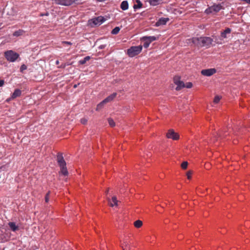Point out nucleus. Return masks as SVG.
I'll return each instance as SVG.
<instances>
[{
    "label": "nucleus",
    "mask_w": 250,
    "mask_h": 250,
    "mask_svg": "<svg viewBox=\"0 0 250 250\" xmlns=\"http://www.w3.org/2000/svg\"><path fill=\"white\" fill-rule=\"evenodd\" d=\"M4 56L6 60L9 62H15L20 57L19 54L12 50L5 51Z\"/></svg>",
    "instance_id": "f257e3e1"
},
{
    "label": "nucleus",
    "mask_w": 250,
    "mask_h": 250,
    "mask_svg": "<svg viewBox=\"0 0 250 250\" xmlns=\"http://www.w3.org/2000/svg\"><path fill=\"white\" fill-rule=\"evenodd\" d=\"M142 46H134L127 49V53L129 57H133L138 55L142 50Z\"/></svg>",
    "instance_id": "f03ea898"
},
{
    "label": "nucleus",
    "mask_w": 250,
    "mask_h": 250,
    "mask_svg": "<svg viewBox=\"0 0 250 250\" xmlns=\"http://www.w3.org/2000/svg\"><path fill=\"white\" fill-rule=\"evenodd\" d=\"M157 39L158 38L155 36H144L141 38V40L144 42L143 46L145 48H146L149 46L151 42Z\"/></svg>",
    "instance_id": "7ed1b4c3"
},
{
    "label": "nucleus",
    "mask_w": 250,
    "mask_h": 250,
    "mask_svg": "<svg viewBox=\"0 0 250 250\" xmlns=\"http://www.w3.org/2000/svg\"><path fill=\"white\" fill-rule=\"evenodd\" d=\"M222 9H223V6L221 4H214L212 6L207 9L205 11V12L208 14L213 12L216 13L219 12Z\"/></svg>",
    "instance_id": "20e7f679"
},
{
    "label": "nucleus",
    "mask_w": 250,
    "mask_h": 250,
    "mask_svg": "<svg viewBox=\"0 0 250 250\" xmlns=\"http://www.w3.org/2000/svg\"><path fill=\"white\" fill-rule=\"evenodd\" d=\"M174 83L177 85L176 87V90H179L182 88L185 87V83L183 81L180 80V77L179 76H175L173 78Z\"/></svg>",
    "instance_id": "39448f33"
},
{
    "label": "nucleus",
    "mask_w": 250,
    "mask_h": 250,
    "mask_svg": "<svg viewBox=\"0 0 250 250\" xmlns=\"http://www.w3.org/2000/svg\"><path fill=\"white\" fill-rule=\"evenodd\" d=\"M167 137L173 140H178L179 139V135L175 132L173 129H169L167 133Z\"/></svg>",
    "instance_id": "423d86ee"
},
{
    "label": "nucleus",
    "mask_w": 250,
    "mask_h": 250,
    "mask_svg": "<svg viewBox=\"0 0 250 250\" xmlns=\"http://www.w3.org/2000/svg\"><path fill=\"white\" fill-rule=\"evenodd\" d=\"M216 72L215 68L203 69L201 71L202 75L205 76H211Z\"/></svg>",
    "instance_id": "0eeeda50"
},
{
    "label": "nucleus",
    "mask_w": 250,
    "mask_h": 250,
    "mask_svg": "<svg viewBox=\"0 0 250 250\" xmlns=\"http://www.w3.org/2000/svg\"><path fill=\"white\" fill-rule=\"evenodd\" d=\"M91 21L95 25H100L105 21V19L103 17L99 16L91 19Z\"/></svg>",
    "instance_id": "6e6552de"
},
{
    "label": "nucleus",
    "mask_w": 250,
    "mask_h": 250,
    "mask_svg": "<svg viewBox=\"0 0 250 250\" xmlns=\"http://www.w3.org/2000/svg\"><path fill=\"white\" fill-rule=\"evenodd\" d=\"M202 46H209L213 41V40L211 38L207 37H202Z\"/></svg>",
    "instance_id": "1a4fd4ad"
},
{
    "label": "nucleus",
    "mask_w": 250,
    "mask_h": 250,
    "mask_svg": "<svg viewBox=\"0 0 250 250\" xmlns=\"http://www.w3.org/2000/svg\"><path fill=\"white\" fill-rule=\"evenodd\" d=\"M202 37L200 38H193L192 40V43L196 46H202Z\"/></svg>",
    "instance_id": "9d476101"
},
{
    "label": "nucleus",
    "mask_w": 250,
    "mask_h": 250,
    "mask_svg": "<svg viewBox=\"0 0 250 250\" xmlns=\"http://www.w3.org/2000/svg\"><path fill=\"white\" fill-rule=\"evenodd\" d=\"M169 19L168 18H161L159 20L156 22V26H160L162 25H165L167 23V21H169Z\"/></svg>",
    "instance_id": "9b49d317"
},
{
    "label": "nucleus",
    "mask_w": 250,
    "mask_h": 250,
    "mask_svg": "<svg viewBox=\"0 0 250 250\" xmlns=\"http://www.w3.org/2000/svg\"><path fill=\"white\" fill-rule=\"evenodd\" d=\"M57 162L59 165V166H63L64 165H66L65 162L64 161L62 154H59L57 155Z\"/></svg>",
    "instance_id": "f8f14e48"
},
{
    "label": "nucleus",
    "mask_w": 250,
    "mask_h": 250,
    "mask_svg": "<svg viewBox=\"0 0 250 250\" xmlns=\"http://www.w3.org/2000/svg\"><path fill=\"white\" fill-rule=\"evenodd\" d=\"M118 201L115 196H113L111 199L108 200L109 205L112 207H117Z\"/></svg>",
    "instance_id": "ddd939ff"
},
{
    "label": "nucleus",
    "mask_w": 250,
    "mask_h": 250,
    "mask_svg": "<svg viewBox=\"0 0 250 250\" xmlns=\"http://www.w3.org/2000/svg\"><path fill=\"white\" fill-rule=\"evenodd\" d=\"M123 250H130V244L127 240L125 239L122 243Z\"/></svg>",
    "instance_id": "4468645a"
},
{
    "label": "nucleus",
    "mask_w": 250,
    "mask_h": 250,
    "mask_svg": "<svg viewBox=\"0 0 250 250\" xmlns=\"http://www.w3.org/2000/svg\"><path fill=\"white\" fill-rule=\"evenodd\" d=\"M116 96L117 93H113V94L106 98L104 100V102H105V103L110 102L112 101L116 97Z\"/></svg>",
    "instance_id": "2eb2a0df"
},
{
    "label": "nucleus",
    "mask_w": 250,
    "mask_h": 250,
    "mask_svg": "<svg viewBox=\"0 0 250 250\" xmlns=\"http://www.w3.org/2000/svg\"><path fill=\"white\" fill-rule=\"evenodd\" d=\"M231 31V29H230L229 28H226L223 32L221 33V37L223 39L226 38L227 37V35L230 34Z\"/></svg>",
    "instance_id": "dca6fc26"
},
{
    "label": "nucleus",
    "mask_w": 250,
    "mask_h": 250,
    "mask_svg": "<svg viewBox=\"0 0 250 250\" xmlns=\"http://www.w3.org/2000/svg\"><path fill=\"white\" fill-rule=\"evenodd\" d=\"M8 225L11 229L13 231H16L19 229V227L14 222H9Z\"/></svg>",
    "instance_id": "f3484780"
},
{
    "label": "nucleus",
    "mask_w": 250,
    "mask_h": 250,
    "mask_svg": "<svg viewBox=\"0 0 250 250\" xmlns=\"http://www.w3.org/2000/svg\"><path fill=\"white\" fill-rule=\"evenodd\" d=\"M21 91L20 89H16L11 96L12 99H15L17 97L20 96V95H21Z\"/></svg>",
    "instance_id": "a211bd4d"
},
{
    "label": "nucleus",
    "mask_w": 250,
    "mask_h": 250,
    "mask_svg": "<svg viewBox=\"0 0 250 250\" xmlns=\"http://www.w3.org/2000/svg\"><path fill=\"white\" fill-rule=\"evenodd\" d=\"M163 0H148V2L151 5L156 6L162 2Z\"/></svg>",
    "instance_id": "6ab92c4d"
},
{
    "label": "nucleus",
    "mask_w": 250,
    "mask_h": 250,
    "mask_svg": "<svg viewBox=\"0 0 250 250\" xmlns=\"http://www.w3.org/2000/svg\"><path fill=\"white\" fill-rule=\"evenodd\" d=\"M135 2L136 3L133 5V8L135 10L142 8L143 4L140 0H135Z\"/></svg>",
    "instance_id": "aec40b11"
},
{
    "label": "nucleus",
    "mask_w": 250,
    "mask_h": 250,
    "mask_svg": "<svg viewBox=\"0 0 250 250\" xmlns=\"http://www.w3.org/2000/svg\"><path fill=\"white\" fill-rule=\"evenodd\" d=\"M121 8L123 10H126L128 8V3L126 0H124L121 4Z\"/></svg>",
    "instance_id": "412c9836"
},
{
    "label": "nucleus",
    "mask_w": 250,
    "mask_h": 250,
    "mask_svg": "<svg viewBox=\"0 0 250 250\" xmlns=\"http://www.w3.org/2000/svg\"><path fill=\"white\" fill-rule=\"evenodd\" d=\"M61 167V173L64 176H66L68 174V171L67 168L66 167V165H64L63 166H60Z\"/></svg>",
    "instance_id": "4be33fe9"
},
{
    "label": "nucleus",
    "mask_w": 250,
    "mask_h": 250,
    "mask_svg": "<svg viewBox=\"0 0 250 250\" xmlns=\"http://www.w3.org/2000/svg\"><path fill=\"white\" fill-rule=\"evenodd\" d=\"M134 225L136 228H140L143 225V222L140 220H138L134 222Z\"/></svg>",
    "instance_id": "5701e85b"
},
{
    "label": "nucleus",
    "mask_w": 250,
    "mask_h": 250,
    "mask_svg": "<svg viewBox=\"0 0 250 250\" xmlns=\"http://www.w3.org/2000/svg\"><path fill=\"white\" fill-rule=\"evenodd\" d=\"M90 59V56L85 57L83 60H81L79 62L80 64H84L86 62L88 61Z\"/></svg>",
    "instance_id": "b1692460"
},
{
    "label": "nucleus",
    "mask_w": 250,
    "mask_h": 250,
    "mask_svg": "<svg viewBox=\"0 0 250 250\" xmlns=\"http://www.w3.org/2000/svg\"><path fill=\"white\" fill-rule=\"evenodd\" d=\"M23 32H23V30H19L18 31H16L14 32L13 33V35L14 36L18 37V36L22 35L23 34Z\"/></svg>",
    "instance_id": "393cba45"
},
{
    "label": "nucleus",
    "mask_w": 250,
    "mask_h": 250,
    "mask_svg": "<svg viewBox=\"0 0 250 250\" xmlns=\"http://www.w3.org/2000/svg\"><path fill=\"white\" fill-rule=\"evenodd\" d=\"M105 104L106 103L104 102V100L100 103L97 106L96 110H99L102 108Z\"/></svg>",
    "instance_id": "a878e982"
},
{
    "label": "nucleus",
    "mask_w": 250,
    "mask_h": 250,
    "mask_svg": "<svg viewBox=\"0 0 250 250\" xmlns=\"http://www.w3.org/2000/svg\"><path fill=\"white\" fill-rule=\"evenodd\" d=\"M120 28L119 27H115L111 31V33L113 35L117 34L120 31Z\"/></svg>",
    "instance_id": "bb28decb"
},
{
    "label": "nucleus",
    "mask_w": 250,
    "mask_h": 250,
    "mask_svg": "<svg viewBox=\"0 0 250 250\" xmlns=\"http://www.w3.org/2000/svg\"><path fill=\"white\" fill-rule=\"evenodd\" d=\"M221 98V97L219 96H216L214 98V100H213V103L214 104H217L218 103H219L220 99Z\"/></svg>",
    "instance_id": "cd10ccee"
},
{
    "label": "nucleus",
    "mask_w": 250,
    "mask_h": 250,
    "mask_svg": "<svg viewBox=\"0 0 250 250\" xmlns=\"http://www.w3.org/2000/svg\"><path fill=\"white\" fill-rule=\"evenodd\" d=\"M188 163L187 162H184L181 164V167L183 169H185L187 168Z\"/></svg>",
    "instance_id": "c85d7f7f"
},
{
    "label": "nucleus",
    "mask_w": 250,
    "mask_h": 250,
    "mask_svg": "<svg viewBox=\"0 0 250 250\" xmlns=\"http://www.w3.org/2000/svg\"><path fill=\"white\" fill-rule=\"evenodd\" d=\"M108 122L111 126L113 127V126H115V124L112 119H108Z\"/></svg>",
    "instance_id": "c756f323"
},
{
    "label": "nucleus",
    "mask_w": 250,
    "mask_h": 250,
    "mask_svg": "<svg viewBox=\"0 0 250 250\" xmlns=\"http://www.w3.org/2000/svg\"><path fill=\"white\" fill-rule=\"evenodd\" d=\"M192 86V83L191 82H188L186 84H185V87L190 88H191Z\"/></svg>",
    "instance_id": "7c9ffc66"
},
{
    "label": "nucleus",
    "mask_w": 250,
    "mask_h": 250,
    "mask_svg": "<svg viewBox=\"0 0 250 250\" xmlns=\"http://www.w3.org/2000/svg\"><path fill=\"white\" fill-rule=\"evenodd\" d=\"M50 192L48 191L45 197V201L46 203H47L49 201V195H50Z\"/></svg>",
    "instance_id": "2f4dec72"
},
{
    "label": "nucleus",
    "mask_w": 250,
    "mask_h": 250,
    "mask_svg": "<svg viewBox=\"0 0 250 250\" xmlns=\"http://www.w3.org/2000/svg\"><path fill=\"white\" fill-rule=\"evenodd\" d=\"M192 174V172L191 171H188L187 173V178L189 180L191 178Z\"/></svg>",
    "instance_id": "473e14b6"
},
{
    "label": "nucleus",
    "mask_w": 250,
    "mask_h": 250,
    "mask_svg": "<svg viewBox=\"0 0 250 250\" xmlns=\"http://www.w3.org/2000/svg\"><path fill=\"white\" fill-rule=\"evenodd\" d=\"M87 119H86L85 118H83L81 119V123L83 125L86 124L87 123Z\"/></svg>",
    "instance_id": "72a5a7b5"
},
{
    "label": "nucleus",
    "mask_w": 250,
    "mask_h": 250,
    "mask_svg": "<svg viewBox=\"0 0 250 250\" xmlns=\"http://www.w3.org/2000/svg\"><path fill=\"white\" fill-rule=\"evenodd\" d=\"M27 69V66L25 64H22L21 65L20 68V70L21 72H22L23 70H26Z\"/></svg>",
    "instance_id": "f704fd0d"
},
{
    "label": "nucleus",
    "mask_w": 250,
    "mask_h": 250,
    "mask_svg": "<svg viewBox=\"0 0 250 250\" xmlns=\"http://www.w3.org/2000/svg\"><path fill=\"white\" fill-rule=\"evenodd\" d=\"M63 44H68V45H71L72 44L71 42H66V41H65V42H62Z\"/></svg>",
    "instance_id": "c9c22d12"
},
{
    "label": "nucleus",
    "mask_w": 250,
    "mask_h": 250,
    "mask_svg": "<svg viewBox=\"0 0 250 250\" xmlns=\"http://www.w3.org/2000/svg\"><path fill=\"white\" fill-rule=\"evenodd\" d=\"M4 81L2 80H0V86H2L4 84Z\"/></svg>",
    "instance_id": "e433bc0d"
},
{
    "label": "nucleus",
    "mask_w": 250,
    "mask_h": 250,
    "mask_svg": "<svg viewBox=\"0 0 250 250\" xmlns=\"http://www.w3.org/2000/svg\"><path fill=\"white\" fill-rule=\"evenodd\" d=\"M98 2H103L105 0H96Z\"/></svg>",
    "instance_id": "4c0bfd02"
},
{
    "label": "nucleus",
    "mask_w": 250,
    "mask_h": 250,
    "mask_svg": "<svg viewBox=\"0 0 250 250\" xmlns=\"http://www.w3.org/2000/svg\"><path fill=\"white\" fill-rule=\"evenodd\" d=\"M247 3L250 4V0H245V1Z\"/></svg>",
    "instance_id": "58836bf2"
},
{
    "label": "nucleus",
    "mask_w": 250,
    "mask_h": 250,
    "mask_svg": "<svg viewBox=\"0 0 250 250\" xmlns=\"http://www.w3.org/2000/svg\"><path fill=\"white\" fill-rule=\"evenodd\" d=\"M56 64H59V61H58V60H57V61H56Z\"/></svg>",
    "instance_id": "ea45409f"
},
{
    "label": "nucleus",
    "mask_w": 250,
    "mask_h": 250,
    "mask_svg": "<svg viewBox=\"0 0 250 250\" xmlns=\"http://www.w3.org/2000/svg\"><path fill=\"white\" fill-rule=\"evenodd\" d=\"M103 48V46L100 47V48Z\"/></svg>",
    "instance_id": "a19ab883"
}]
</instances>
